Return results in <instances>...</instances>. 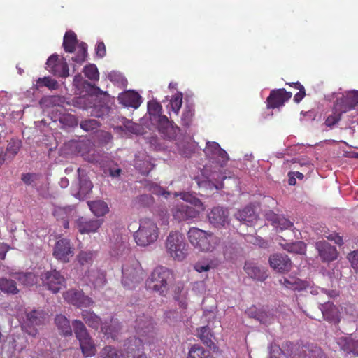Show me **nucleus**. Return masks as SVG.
Instances as JSON below:
<instances>
[{
  "instance_id": "nucleus-16",
  "label": "nucleus",
  "mask_w": 358,
  "mask_h": 358,
  "mask_svg": "<svg viewBox=\"0 0 358 358\" xmlns=\"http://www.w3.org/2000/svg\"><path fill=\"white\" fill-rule=\"evenodd\" d=\"M173 216L178 222H187L198 217L199 212L194 207L185 205L178 204L172 210Z\"/></svg>"
},
{
  "instance_id": "nucleus-40",
  "label": "nucleus",
  "mask_w": 358,
  "mask_h": 358,
  "mask_svg": "<svg viewBox=\"0 0 358 358\" xmlns=\"http://www.w3.org/2000/svg\"><path fill=\"white\" fill-rule=\"evenodd\" d=\"M74 334L78 340L90 336L84 323L79 320H74L72 322Z\"/></svg>"
},
{
  "instance_id": "nucleus-13",
  "label": "nucleus",
  "mask_w": 358,
  "mask_h": 358,
  "mask_svg": "<svg viewBox=\"0 0 358 358\" xmlns=\"http://www.w3.org/2000/svg\"><path fill=\"white\" fill-rule=\"evenodd\" d=\"M73 253V248L70 241L67 238H62L56 242L52 254L57 260L67 263Z\"/></svg>"
},
{
  "instance_id": "nucleus-21",
  "label": "nucleus",
  "mask_w": 358,
  "mask_h": 358,
  "mask_svg": "<svg viewBox=\"0 0 358 358\" xmlns=\"http://www.w3.org/2000/svg\"><path fill=\"white\" fill-rule=\"evenodd\" d=\"M316 248L323 262H331L336 259L337 252L335 247L325 241L316 243Z\"/></svg>"
},
{
  "instance_id": "nucleus-24",
  "label": "nucleus",
  "mask_w": 358,
  "mask_h": 358,
  "mask_svg": "<svg viewBox=\"0 0 358 358\" xmlns=\"http://www.w3.org/2000/svg\"><path fill=\"white\" fill-rule=\"evenodd\" d=\"M122 272V282L124 286L129 287L131 284L137 282L140 279L138 269L128 264L123 265Z\"/></svg>"
},
{
  "instance_id": "nucleus-51",
  "label": "nucleus",
  "mask_w": 358,
  "mask_h": 358,
  "mask_svg": "<svg viewBox=\"0 0 358 358\" xmlns=\"http://www.w3.org/2000/svg\"><path fill=\"white\" fill-rule=\"evenodd\" d=\"M194 115V110L191 106H186L182 113L181 120L182 124L186 127H189L192 121V118Z\"/></svg>"
},
{
  "instance_id": "nucleus-62",
  "label": "nucleus",
  "mask_w": 358,
  "mask_h": 358,
  "mask_svg": "<svg viewBox=\"0 0 358 358\" xmlns=\"http://www.w3.org/2000/svg\"><path fill=\"white\" fill-rule=\"evenodd\" d=\"M117 249H112L110 253L113 256H119L122 255L125 250V246L122 243H117Z\"/></svg>"
},
{
  "instance_id": "nucleus-27",
  "label": "nucleus",
  "mask_w": 358,
  "mask_h": 358,
  "mask_svg": "<svg viewBox=\"0 0 358 358\" xmlns=\"http://www.w3.org/2000/svg\"><path fill=\"white\" fill-rule=\"evenodd\" d=\"M244 270L250 278L258 281H264L268 277L266 272L264 269L258 267L256 264L253 262H245Z\"/></svg>"
},
{
  "instance_id": "nucleus-23",
  "label": "nucleus",
  "mask_w": 358,
  "mask_h": 358,
  "mask_svg": "<svg viewBox=\"0 0 358 358\" xmlns=\"http://www.w3.org/2000/svg\"><path fill=\"white\" fill-rule=\"evenodd\" d=\"M77 172L80 183L77 197L79 199H83L87 194L92 192L93 185L83 169L78 168Z\"/></svg>"
},
{
  "instance_id": "nucleus-63",
  "label": "nucleus",
  "mask_w": 358,
  "mask_h": 358,
  "mask_svg": "<svg viewBox=\"0 0 358 358\" xmlns=\"http://www.w3.org/2000/svg\"><path fill=\"white\" fill-rule=\"evenodd\" d=\"M209 178L211 180H215L217 182H222L224 179L227 178V177L224 176L221 172H213L210 174Z\"/></svg>"
},
{
  "instance_id": "nucleus-12",
  "label": "nucleus",
  "mask_w": 358,
  "mask_h": 358,
  "mask_svg": "<svg viewBox=\"0 0 358 358\" xmlns=\"http://www.w3.org/2000/svg\"><path fill=\"white\" fill-rule=\"evenodd\" d=\"M48 313L42 310H32L26 315L25 325L30 327L43 325L48 321ZM26 331L33 336L37 334V330L35 328L30 331L27 329Z\"/></svg>"
},
{
  "instance_id": "nucleus-10",
  "label": "nucleus",
  "mask_w": 358,
  "mask_h": 358,
  "mask_svg": "<svg viewBox=\"0 0 358 358\" xmlns=\"http://www.w3.org/2000/svg\"><path fill=\"white\" fill-rule=\"evenodd\" d=\"M64 300L69 304L77 308H88L94 304V301L85 295L82 290L74 289H69L63 294Z\"/></svg>"
},
{
  "instance_id": "nucleus-7",
  "label": "nucleus",
  "mask_w": 358,
  "mask_h": 358,
  "mask_svg": "<svg viewBox=\"0 0 358 358\" xmlns=\"http://www.w3.org/2000/svg\"><path fill=\"white\" fill-rule=\"evenodd\" d=\"M134 328L138 337L145 343H152L155 336V324L151 317L143 315L138 316L136 321Z\"/></svg>"
},
{
  "instance_id": "nucleus-52",
  "label": "nucleus",
  "mask_w": 358,
  "mask_h": 358,
  "mask_svg": "<svg viewBox=\"0 0 358 358\" xmlns=\"http://www.w3.org/2000/svg\"><path fill=\"white\" fill-rule=\"evenodd\" d=\"M80 127L86 131H92L97 129L100 124L99 122L94 119H90L82 121L80 123Z\"/></svg>"
},
{
  "instance_id": "nucleus-49",
  "label": "nucleus",
  "mask_w": 358,
  "mask_h": 358,
  "mask_svg": "<svg viewBox=\"0 0 358 358\" xmlns=\"http://www.w3.org/2000/svg\"><path fill=\"white\" fill-rule=\"evenodd\" d=\"M162 106L159 103L155 101L148 103V112L150 116L159 117V115H162Z\"/></svg>"
},
{
  "instance_id": "nucleus-26",
  "label": "nucleus",
  "mask_w": 358,
  "mask_h": 358,
  "mask_svg": "<svg viewBox=\"0 0 358 358\" xmlns=\"http://www.w3.org/2000/svg\"><path fill=\"white\" fill-rule=\"evenodd\" d=\"M279 283L285 288L294 291H301L305 289L307 287L306 282L292 275H289L288 277H282L279 280Z\"/></svg>"
},
{
  "instance_id": "nucleus-8",
  "label": "nucleus",
  "mask_w": 358,
  "mask_h": 358,
  "mask_svg": "<svg viewBox=\"0 0 358 358\" xmlns=\"http://www.w3.org/2000/svg\"><path fill=\"white\" fill-rule=\"evenodd\" d=\"M141 338L136 336L128 338L124 344L122 351V358H147L143 352V343Z\"/></svg>"
},
{
  "instance_id": "nucleus-31",
  "label": "nucleus",
  "mask_w": 358,
  "mask_h": 358,
  "mask_svg": "<svg viewBox=\"0 0 358 358\" xmlns=\"http://www.w3.org/2000/svg\"><path fill=\"white\" fill-rule=\"evenodd\" d=\"M235 217L241 222H245L248 225H252L257 220V216L251 206H246L242 210H238Z\"/></svg>"
},
{
  "instance_id": "nucleus-19",
  "label": "nucleus",
  "mask_w": 358,
  "mask_h": 358,
  "mask_svg": "<svg viewBox=\"0 0 358 358\" xmlns=\"http://www.w3.org/2000/svg\"><path fill=\"white\" fill-rule=\"evenodd\" d=\"M102 224L103 220L97 218L90 219L81 217L76 220L78 230L81 234L95 233Z\"/></svg>"
},
{
  "instance_id": "nucleus-22",
  "label": "nucleus",
  "mask_w": 358,
  "mask_h": 358,
  "mask_svg": "<svg viewBox=\"0 0 358 358\" xmlns=\"http://www.w3.org/2000/svg\"><path fill=\"white\" fill-rule=\"evenodd\" d=\"M118 101L120 103L126 107L136 109L141 103V97L138 92L134 90H129L120 94Z\"/></svg>"
},
{
  "instance_id": "nucleus-6",
  "label": "nucleus",
  "mask_w": 358,
  "mask_h": 358,
  "mask_svg": "<svg viewBox=\"0 0 358 358\" xmlns=\"http://www.w3.org/2000/svg\"><path fill=\"white\" fill-rule=\"evenodd\" d=\"M62 46L66 52L73 53L76 50V55L71 58L75 63L80 65L87 57V45L85 42L78 43L76 34L73 31H68L63 38Z\"/></svg>"
},
{
  "instance_id": "nucleus-3",
  "label": "nucleus",
  "mask_w": 358,
  "mask_h": 358,
  "mask_svg": "<svg viewBox=\"0 0 358 358\" xmlns=\"http://www.w3.org/2000/svg\"><path fill=\"white\" fill-rule=\"evenodd\" d=\"M191 245L196 250L203 252H210L218 245V238L211 231L190 227L187 233Z\"/></svg>"
},
{
  "instance_id": "nucleus-39",
  "label": "nucleus",
  "mask_w": 358,
  "mask_h": 358,
  "mask_svg": "<svg viewBox=\"0 0 358 358\" xmlns=\"http://www.w3.org/2000/svg\"><path fill=\"white\" fill-rule=\"evenodd\" d=\"M187 358H213L208 351L198 345H194L189 350Z\"/></svg>"
},
{
  "instance_id": "nucleus-30",
  "label": "nucleus",
  "mask_w": 358,
  "mask_h": 358,
  "mask_svg": "<svg viewBox=\"0 0 358 358\" xmlns=\"http://www.w3.org/2000/svg\"><path fill=\"white\" fill-rule=\"evenodd\" d=\"M220 264V261L216 257L203 258L194 265V268L199 273L207 272L210 269L215 268Z\"/></svg>"
},
{
  "instance_id": "nucleus-58",
  "label": "nucleus",
  "mask_w": 358,
  "mask_h": 358,
  "mask_svg": "<svg viewBox=\"0 0 358 358\" xmlns=\"http://www.w3.org/2000/svg\"><path fill=\"white\" fill-rule=\"evenodd\" d=\"M69 209L66 208H57L54 211V216L57 221H61V217H65L68 215Z\"/></svg>"
},
{
  "instance_id": "nucleus-35",
  "label": "nucleus",
  "mask_w": 358,
  "mask_h": 358,
  "mask_svg": "<svg viewBox=\"0 0 358 358\" xmlns=\"http://www.w3.org/2000/svg\"><path fill=\"white\" fill-rule=\"evenodd\" d=\"M10 276L24 286H31L36 282V277L31 272L11 273Z\"/></svg>"
},
{
  "instance_id": "nucleus-4",
  "label": "nucleus",
  "mask_w": 358,
  "mask_h": 358,
  "mask_svg": "<svg viewBox=\"0 0 358 358\" xmlns=\"http://www.w3.org/2000/svg\"><path fill=\"white\" fill-rule=\"evenodd\" d=\"M164 245L167 254L174 260L183 261L188 255V244L182 233L179 231H171Z\"/></svg>"
},
{
  "instance_id": "nucleus-5",
  "label": "nucleus",
  "mask_w": 358,
  "mask_h": 358,
  "mask_svg": "<svg viewBox=\"0 0 358 358\" xmlns=\"http://www.w3.org/2000/svg\"><path fill=\"white\" fill-rule=\"evenodd\" d=\"M159 235L156 222L150 218H143L140 220L138 229L134 234V239L138 245L145 247L155 243Z\"/></svg>"
},
{
  "instance_id": "nucleus-37",
  "label": "nucleus",
  "mask_w": 358,
  "mask_h": 358,
  "mask_svg": "<svg viewBox=\"0 0 358 358\" xmlns=\"http://www.w3.org/2000/svg\"><path fill=\"white\" fill-rule=\"evenodd\" d=\"M0 289L8 294L14 295L19 292L15 281L6 278H0Z\"/></svg>"
},
{
  "instance_id": "nucleus-55",
  "label": "nucleus",
  "mask_w": 358,
  "mask_h": 358,
  "mask_svg": "<svg viewBox=\"0 0 358 358\" xmlns=\"http://www.w3.org/2000/svg\"><path fill=\"white\" fill-rule=\"evenodd\" d=\"M276 229L280 230L287 229L293 227V223L285 217L280 215L278 220L276 222L275 226Z\"/></svg>"
},
{
  "instance_id": "nucleus-64",
  "label": "nucleus",
  "mask_w": 358,
  "mask_h": 358,
  "mask_svg": "<svg viewBox=\"0 0 358 358\" xmlns=\"http://www.w3.org/2000/svg\"><path fill=\"white\" fill-rule=\"evenodd\" d=\"M125 127L127 129L134 134H136L138 131L139 125L137 124H134L131 122H128L127 124H125Z\"/></svg>"
},
{
  "instance_id": "nucleus-1",
  "label": "nucleus",
  "mask_w": 358,
  "mask_h": 358,
  "mask_svg": "<svg viewBox=\"0 0 358 358\" xmlns=\"http://www.w3.org/2000/svg\"><path fill=\"white\" fill-rule=\"evenodd\" d=\"M282 353L287 358H327L321 348L313 345L294 344L286 341L282 348L271 347V358H277L275 352Z\"/></svg>"
},
{
  "instance_id": "nucleus-29",
  "label": "nucleus",
  "mask_w": 358,
  "mask_h": 358,
  "mask_svg": "<svg viewBox=\"0 0 358 358\" xmlns=\"http://www.w3.org/2000/svg\"><path fill=\"white\" fill-rule=\"evenodd\" d=\"M120 329V323L116 318H114L113 317H111L109 321L105 320L101 326V331L105 335L110 336L113 338L117 336Z\"/></svg>"
},
{
  "instance_id": "nucleus-45",
  "label": "nucleus",
  "mask_w": 358,
  "mask_h": 358,
  "mask_svg": "<svg viewBox=\"0 0 358 358\" xmlns=\"http://www.w3.org/2000/svg\"><path fill=\"white\" fill-rule=\"evenodd\" d=\"M41 175L35 173H22L21 176V180L26 185H31L35 187L36 182L39 180Z\"/></svg>"
},
{
  "instance_id": "nucleus-53",
  "label": "nucleus",
  "mask_w": 358,
  "mask_h": 358,
  "mask_svg": "<svg viewBox=\"0 0 358 358\" xmlns=\"http://www.w3.org/2000/svg\"><path fill=\"white\" fill-rule=\"evenodd\" d=\"M60 122L69 127L77 126L78 121L76 117L71 114H64L59 118Z\"/></svg>"
},
{
  "instance_id": "nucleus-11",
  "label": "nucleus",
  "mask_w": 358,
  "mask_h": 358,
  "mask_svg": "<svg viewBox=\"0 0 358 358\" xmlns=\"http://www.w3.org/2000/svg\"><path fill=\"white\" fill-rule=\"evenodd\" d=\"M41 279L47 288L53 293H57L65 285V278L61 273L52 270L46 271L41 275Z\"/></svg>"
},
{
  "instance_id": "nucleus-32",
  "label": "nucleus",
  "mask_w": 358,
  "mask_h": 358,
  "mask_svg": "<svg viewBox=\"0 0 358 358\" xmlns=\"http://www.w3.org/2000/svg\"><path fill=\"white\" fill-rule=\"evenodd\" d=\"M81 317L90 327L95 330H98L103 323L101 317L90 310H83Z\"/></svg>"
},
{
  "instance_id": "nucleus-15",
  "label": "nucleus",
  "mask_w": 358,
  "mask_h": 358,
  "mask_svg": "<svg viewBox=\"0 0 358 358\" xmlns=\"http://www.w3.org/2000/svg\"><path fill=\"white\" fill-rule=\"evenodd\" d=\"M268 261L271 267L279 273H288L292 268L291 259L285 254H273L270 256Z\"/></svg>"
},
{
  "instance_id": "nucleus-56",
  "label": "nucleus",
  "mask_w": 358,
  "mask_h": 358,
  "mask_svg": "<svg viewBox=\"0 0 358 358\" xmlns=\"http://www.w3.org/2000/svg\"><path fill=\"white\" fill-rule=\"evenodd\" d=\"M294 88L299 90V92L294 95V101L299 103L306 96V90L304 87L301 83H295Z\"/></svg>"
},
{
  "instance_id": "nucleus-59",
  "label": "nucleus",
  "mask_w": 358,
  "mask_h": 358,
  "mask_svg": "<svg viewBox=\"0 0 358 358\" xmlns=\"http://www.w3.org/2000/svg\"><path fill=\"white\" fill-rule=\"evenodd\" d=\"M96 54L100 57L103 58L106 54V45L103 42H99L96 45Z\"/></svg>"
},
{
  "instance_id": "nucleus-42",
  "label": "nucleus",
  "mask_w": 358,
  "mask_h": 358,
  "mask_svg": "<svg viewBox=\"0 0 358 358\" xmlns=\"http://www.w3.org/2000/svg\"><path fill=\"white\" fill-rule=\"evenodd\" d=\"M102 358H122V351L108 345L103 348L101 352Z\"/></svg>"
},
{
  "instance_id": "nucleus-57",
  "label": "nucleus",
  "mask_w": 358,
  "mask_h": 358,
  "mask_svg": "<svg viewBox=\"0 0 358 358\" xmlns=\"http://www.w3.org/2000/svg\"><path fill=\"white\" fill-rule=\"evenodd\" d=\"M213 159H215L220 164V166L222 167L229 160L228 154L224 150L221 148L217 155H216V158H213Z\"/></svg>"
},
{
  "instance_id": "nucleus-2",
  "label": "nucleus",
  "mask_w": 358,
  "mask_h": 358,
  "mask_svg": "<svg viewBox=\"0 0 358 358\" xmlns=\"http://www.w3.org/2000/svg\"><path fill=\"white\" fill-rule=\"evenodd\" d=\"M173 280L172 271L165 266H158L153 269L145 280V287L147 289L152 291L161 296H166Z\"/></svg>"
},
{
  "instance_id": "nucleus-34",
  "label": "nucleus",
  "mask_w": 358,
  "mask_h": 358,
  "mask_svg": "<svg viewBox=\"0 0 358 358\" xmlns=\"http://www.w3.org/2000/svg\"><path fill=\"white\" fill-rule=\"evenodd\" d=\"M83 355L85 357H92L96 353L95 345L90 336L79 339Z\"/></svg>"
},
{
  "instance_id": "nucleus-33",
  "label": "nucleus",
  "mask_w": 358,
  "mask_h": 358,
  "mask_svg": "<svg viewBox=\"0 0 358 358\" xmlns=\"http://www.w3.org/2000/svg\"><path fill=\"white\" fill-rule=\"evenodd\" d=\"M55 323L62 334L65 336L72 335L70 322L66 317L62 314L57 315L55 318Z\"/></svg>"
},
{
  "instance_id": "nucleus-28",
  "label": "nucleus",
  "mask_w": 358,
  "mask_h": 358,
  "mask_svg": "<svg viewBox=\"0 0 358 358\" xmlns=\"http://www.w3.org/2000/svg\"><path fill=\"white\" fill-rule=\"evenodd\" d=\"M157 121L159 131L163 134L165 138H173L175 136V129L166 115H159Z\"/></svg>"
},
{
  "instance_id": "nucleus-47",
  "label": "nucleus",
  "mask_w": 358,
  "mask_h": 358,
  "mask_svg": "<svg viewBox=\"0 0 358 358\" xmlns=\"http://www.w3.org/2000/svg\"><path fill=\"white\" fill-rule=\"evenodd\" d=\"M85 76L91 80H98L99 73L95 64H89L83 69Z\"/></svg>"
},
{
  "instance_id": "nucleus-20",
  "label": "nucleus",
  "mask_w": 358,
  "mask_h": 358,
  "mask_svg": "<svg viewBox=\"0 0 358 358\" xmlns=\"http://www.w3.org/2000/svg\"><path fill=\"white\" fill-rule=\"evenodd\" d=\"M320 309L322 313V317L326 321L335 324L340 322V311L332 302L327 301L320 303Z\"/></svg>"
},
{
  "instance_id": "nucleus-9",
  "label": "nucleus",
  "mask_w": 358,
  "mask_h": 358,
  "mask_svg": "<svg viewBox=\"0 0 358 358\" xmlns=\"http://www.w3.org/2000/svg\"><path fill=\"white\" fill-rule=\"evenodd\" d=\"M358 105V90L348 91L337 98L334 103V110L345 113L355 108Z\"/></svg>"
},
{
  "instance_id": "nucleus-61",
  "label": "nucleus",
  "mask_w": 358,
  "mask_h": 358,
  "mask_svg": "<svg viewBox=\"0 0 358 358\" xmlns=\"http://www.w3.org/2000/svg\"><path fill=\"white\" fill-rule=\"evenodd\" d=\"M280 215L274 213L273 211H268L266 213V219L271 222V224L274 227L276 222L279 219Z\"/></svg>"
},
{
  "instance_id": "nucleus-25",
  "label": "nucleus",
  "mask_w": 358,
  "mask_h": 358,
  "mask_svg": "<svg viewBox=\"0 0 358 358\" xmlns=\"http://www.w3.org/2000/svg\"><path fill=\"white\" fill-rule=\"evenodd\" d=\"M336 343L344 352L358 355V340L355 341L350 336H342L337 338Z\"/></svg>"
},
{
  "instance_id": "nucleus-60",
  "label": "nucleus",
  "mask_w": 358,
  "mask_h": 358,
  "mask_svg": "<svg viewBox=\"0 0 358 358\" xmlns=\"http://www.w3.org/2000/svg\"><path fill=\"white\" fill-rule=\"evenodd\" d=\"M349 260L354 268H358V250L349 254Z\"/></svg>"
},
{
  "instance_id": "nucleus-36",
  "label": "nucleus",
  "mask_w": 358,
  "mask_h": 358,
  "mask_svg": "<svg viewBox=\"0 0 358 358\" xmlns=\"http://www.w3.org/2000/svg\"><path fill=\"white\" fill-rule=\"evenodd\" d=\"M91 211L97 217L103 216L109 211L107 203L101 200L88 202Z\"/></svg>"
},
{
  "instance_id": "nucleus-18",
  "label": "nucleus",
  "mask_w": 358,
  "mask_h": 358,
  "mask_svg": "<svg viewBox=\"0 0 358 358\" xmlns=\"http://www.w3.org/2000/svg\"><path fill=\"white\" fill-rule=\"evenodd\" d=\"M229 212L227 209L217 206L211 209L208 215L210 223L215 227H222L229 222Z\"/></svg>"
},
{
  "instance_id": "nucleus-41",
  "label": "nucleus",
  "mask_w": 358,
  "mask_h": 358,
  "mask_svg": "<svg viewBox=\"0 0 358 358\" xmlns=\"http://www.w3.org/2000/svg\"><path fill=\"white\" fill-rule=\"evenodd\" d=\"M199 336L201 341L208 346H211L213 344L212 341V334L208 327H202L199 329Z\"/></svg>"
},
{
  "instance_id": "nucleus-48",
  "label": "nucleus",
  "mask_w": 358,
  "mask_h": 358,
  "mask_svg": "<svg viewBox=\"0 0 358 358\" xmlns=\"http://www.w3.org/2000/svg\"><path fill=\"white\" fill-rule=\"evenodd\" d=\"M36 83L38 85V87L45 86L50 90H56L58 88L57 81L49 76L39 78L36 80Z\"/></svg>"
},
{
  "instance_id": "nucleus-43",
  "label": "nucleus",
  "mask_w": 358,
  "mask_h": 358,
  "mask_svg": "<svg viewBox=\"0 0 358 358\" xmlns=\"http://www.w3.org/2000/svg\"><path fill=\"white\" fill-rule=\"evenodd\" d=\"M182 93L177 92L175 95H173L170 100V106L173 112H174L176 115L178 114L179 110L182 104Z\"/></svg>"
},
{
  "instance_id": "nucleus-46",
  "label": "nucleus",
  "mask_w": 358,
  "mask_h": 358,
  "mask_svg": "<svg viewBox=\"0 0 358 358\" xmlns=\"http://www.w3.org/2000/svg\"><path fill=\"white\" fill-rule=\"evenodd\" d=\"M94 253L91 251H81L77 256L80 265L88 266L93 262Z\"/></svg>"
},
{
  "instance_id": "nucleus-50",
  "label": "nucleus",
  "mask_w": 358,
  "mask_h": 358,
  "mask_svg": "<svg viewBox=\"0 0 358 358\" xmlns=\"http://www.w3.org/2000/svg\"><path fill=\"white\" fill-rule=\"evenodd\" d=\"M21 148V141L18 140H11L6 148V155H9L13 158L19 152Z\"/></svg>"
},
{
  "instance_id": "nucleus-44",
  "label": "nucleus",
  "mask_w": 358,
  "mask_h": 358,
  "mask_svg": "<svg viewBox=\"0 0 358 358\" xmlns=\"http://www.w3.org/2000/svg\"><path fill=\"white\" fill-rule=\"evenodd\" d=\"M221 149L220 145L216 142H207L206 146L203 150L205 154L208 157L213 159L216 158V155Z\"/></svg>"
},
{
  "instance_id": "nucleus-14",
  "label": "nucleus",
  "mask_w": 358,
  "mask_h": 358,
  "mask_svg": "<svg viewBox=\"0 0 358 358\" xmlns=\"http://www.w3.org/2000/svg\"><path fill=\"white\" fill-rule=\"evenodd\" d=\"M46 65L49 71L56 76L66 78L69 76V66L66 59H60L58 55H52L48 59Z\"/></svg>"
},
{
  "instance_id": "nucleus-17",
  "label": "nucleus",
  "mask_w": 358,
  "mask_h": 358,
  "mask_svg": "<svg viewBox=\"0 0 358 358\" xmlns=\"http://www.w3.org/2000/svg\"><path fill=\"white\" fill-rule=\"evenodd\" d=\"M292 92H287L284 88L273 90L267 98V107L275 108L282 106L284 103L291 99Z\"/></svg>"
},
{
  "instance_id": "nucleus-38",
  "label": "nucleus",
  "mask_w": 358,
  "mask_h": 358,
  "mask_svg": "<svg viewBox=\"0 0 358 358\" xmlns=\"http://www.w3.org/2000/svg\"><path fill=\"white\" fill-rule=\"evenodd\" d=\"M282 248L292 253L304 254L306 250V245L303 241H296L293 243H280Z\"/></svg>"
},
{
  "instance_id": "nucleus-54",
  "label": "nucleus",
  "mask_w": 358,
  "mask_h": 358,
  "mask_svg": "<svg viewBox=\"0 0 358 358\" xmlns=\"http://www.w3.org/2000/svg\"><path fill=\"white\" fill-rule=\"evenodd\" d=\"M343 113H340V112H336V110H334L333 114L329 115L325 120L324 124L327 127L331 128L335 124L338 123V122L341 119V115Z\"/></svg>"
}]
</instances>
